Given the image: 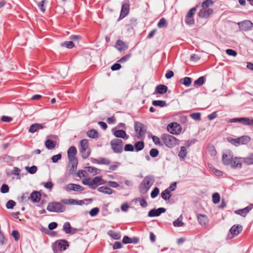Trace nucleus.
<instances>
[{"label":"nucleus","instance_id":"nucleus-51","mask_svg":"<svg viewBox=\"0 0 253 253\" xmlns=\"http://www.w3.org/2000/svg\"><path fill=\"white\" fill-rule=\"evenodd\" d=\"M212 202L214 204H217L220 201V195L218 193H214L212 196Z\"/></svg>","mask_w":253,"mask_h":253},{"label":"nucleus","instance_id":"nucleus-3","mask_svg":"<svg viewBox=\"0 0 253 253\" xmlns=\"http://www.w3.org/2000/svg\"><path fill=\"white\" fill-rule=\"evenodd\" d=\"M46 209L50 212H63L65 211L66 208L61 203L54 202L49 203Z\"/></svg>","mask_w":253,"mask_h":253},{"label":"nucleus","instance_id":"nucleus-28","mask_svg":"<svg viewBox=\"0 0 253 253\" xmlns=\"http://www.w3.org/2000/svg\"><path fill=\"white\" fill-rule=\"evenodd\" d=\"M97 190L100 192L108 195L112 194V193L115 192V191L113 190L106 186L100 187L98 188Z\"/></svg>","mask_w":253,"mask_h":253},{"label":"nucleus","instance_id":"nucleus-35","mask_svg":"<svg viewBox=\"0 0 253 253\" xmlns=\"http://www.w3.org/2000/svg\"><path fill=\"white\" fill-rule=\"evenodd\" d=\"M108 234L113 239L119 240L121 237V235L120 232H116L113 230H110L108 232Z\"/></svg>","mask_w":253,"mask_h":253},{"label":"nucleus","instance_id":"nucleus-52","mask_svg":"<svg viewBox=\"0 0 253 253\" xmlns=\"http://www.w3.org/2000/svg\"><path fill=\"white\" fill-rule=\"evenodd\" d=\"M86 168L87 171L89 173L97 174L99 173L98 171H100L99 169L93 167H87Z\"/></svg>","mask_w":253,"mask_h":253},{"label":"nucleus","instance_id":"nucleus-31","mask_svg":"<svg viewBox=\"0 0 253 253\" xmlns=\"http://www.w3.org/2000/svg\"><path fill=\"white\" fill-rule=\"evenodd\" d=\"M92 186H97L99 184H104V182L101 176L95 177L91 181Z\"/></svg>","mask_w":253,"mask_h":253},{"label":"nucleus","instance_id":"nucleus-1","mask_svg":"<svg viewBox=\"0 0 253 253\" xmlns=\"http://www.w3.org/2000/svg\"><path fill=\"white\" fill-rule=\"evenodd\" d=\"M163 143L168 147L172 148L176 146L178 140L172 135L169 134H162L160 137Z\"/></svg>","mask_w":253,"mask_h":253},{"label":"nucleus","instance_id":"nucleus-22","mask_svg":"<svg viewBox=\"0 0 253 253\" xmlns=\"http://www.w3.org/2000/svg\"><path fill=\"white\" fill-rule=\"evenodd\" d=\"M116 47L120 51H125L128 48L127 45L121 40L117 41L116 43Z\"/></svg>","mask_w":253,"mask_h":253},{"label":"nucleus","instance_id":"nucleus-29","mask_svg":"<svg viewBox=\"0 0 253 253\" xmlns=\"http://www.w3.org/2000/svg\"><path fill=\"white\" fill-rule=\"evenodd\" d=\"M243 162L247 165H253V153L249 154L247 157L243 158Z\"/></svg>","mask_w":253,"mask_h":253},{"label":"nucleus","instance_id":"nucleus-24","mask_svg":"<svg viewBox=\"0 0 253 253\" xmlns=\"http://www.w3.org/2000/svg\"><path fill=\"white\" fill-rule=\"evenodd\" d=\"M41 194L39 191H34L30 195V199L33 203L39 202L41 199Z\"/></svg>","mask_w":253,"mask_h":253},{"label":"nucleus","instance_id":"nucleus-18","mask_svg":"<svg viewBox=\"0 0 253 253\" xmlns=\"http://www.w3.org/2000/svg\"><path fill=\"white\" fill-rule=\"evenodd\" d=\"M233 158V155L231 152L223 154L222 157V160L223 164L224 165H229Z\"/></svg>","mask_w":253,"mask_h":253},{"label":"nucleus","instance_id":"nucleus-62","mask_svg":"<svg viewBox=\"0 0 253 253\" xmlns=\"http://www.w3.org/2000/svg\"><path fill=\"white\" fill-rule=\"evenodd\" d=\"M9 190L8 185L3 184L2 185L0 189V191L2 193H6L8 192Z\"/></svg>","mask_w":253,"mask_h":253},{"label":"nucleus","instance_id":"nucleus-33","mask_svg":"<svg viewBox=\"0 0 253 253\" xmlns=\"http://www.w3.org/2000/svg\"><path fill=\"white\" fill-rule=\"evenodd\" d=\"M240 145L246 144L250 141L251 138L247 135L242 136L238 138Z\"/></svg>","mask_w":253,"mask_h":253},{"label":"nucleus","instance_id":"nucleus-36","mask_svg":"<svg viewBox=\"0 0 253 253\" xmlns=\"http://www.w3.org/2000/svg\"><path fill=\"white\" fill-rule=\"evenodd\" d=\"M45 145L48 149L52 150L55 147V142L50 139H48L45 141Z\"/></svg>","mask_w":253,"mask_h":253},{"label":"nucleus","instance_id":"nucleus-37","mask_svg":"<svg viewBox=\"0 0 253 253\" xmlns=\"http://www.w3.org/2000/svg\"><path fill=\"white\" fill-rule=\"evenodd\" d=\"M144 142L143 141H138L136 142L134 146V149H135V151L138 152L142 150L144 147Z\"/></svg>","mask_w":253,"mask_h":253},{"label":"nucleus","instance_id":"nucleus-21","mask_svg":"<svg viewBox=\"0 0 253 253\" xmlns=\"http://www.w3.org/2000/svg\"><path fill=\"white\" fill-rule=\"evenodd\" d=\"M77 150L75 146H71L68 150L67 154L69 160L77 159L76 155Z\"/></svg>","mask_w":253,"mask_h":253},{"label":"nucleus","instance_id":"nucleus-49","mask_svg":"<svg viewBox=\"0 0 253 253\" xmlns=\"http://www.w3.org/2000/svg\"><path fill=\"white\" fill-rule=\"evenodd\" d=\"M213 4V1L211 0H206L204 1L202 3V9L209 7L210 5Z\"/></svg>","mask_w":253,"mask_h":253},{"label":"nucleus","instance_id":"nucleus-14","mask_svg":"<svg viewBox=\"0 0 253 253\" xmlns=\"http://www.w3.org/2000/svg\"><path fill=\"white\" fill-rule=\"evenodd\" d=\"M253 208V204H251L244 209L235 211V213L243 217H245Z\"/></svg>","mask_w":253,"mask_h":253},{"label":"nucleus","instance_id":"nucleus-56","mask_svg":"<svg viewBox=\"0 0 253 253\" xmlns=\"http://www.w3.org/2000/svg\"><path fill=\"white\" fill-rule=\"evenodd\" d=\"M173 225L174 227H181L184 225V223L182 221L181 219L178 218L173 221Z\"/></svg>","mask_w":253,"mask_h":253},{"label":"nucleus","instance_id":"nucleus-19","mask_svg":"<svg viewBox=\"0 0 253 253\" xmlns=\"http://www.w3.org/2000/svg\"><path fill=\"white\" fill-rule=\"evenodd\" d=\"M137 19L133 18L130 19L129 23L126 25V30L127 32H131L133 30L134 27L137 25Z\"/></svg>","mask_w":253,"mask_h":253},{"label":"nucleus","instance_id":"nucleus-34","mask_svg":"<svg viewBox=\"0 0 253 253\" xmlns=\"http://www.w3.org/2000/svg\"><path fill=\"white\" fill-rule=\"evenodd\" d=\"M187 149L185 146H181L180 148V150L178 153L179 157L181 159H184L187 156Z\"/></svg>","mask_w":253,"mask_h":253},{"label":"nucleus","instance_id":"nucleus-50","mask_svg":"<svg viewBox=\"0 0 253 253\" xmlns=\"http://www.w3.org/2000/svg\"><path fill=\"white\" fill-rule=\"evenodd\" d=\"M190 117L196 121H200L201 120V113L199 112L192 113L190 115Z\"/></svg>","mask_w":253,"mask_h":253},{"label":"nucleus","instance_id":"nucleus-58","mask_svg":"<svg viewBox=\"0 0 253 253\" xmlns=\"http://www.w3.org/2000/svg\"><path fill=\"white\" fill-rule=\"evenodd\" d=\"M228 141L230 143H231L232 144H233L235 146H237L238 145H240V144H239V140H238V138H230V137H229L228 138Z\"/></svg>","mask_w":253,"mask_h":253},{"label":"nucleus","instance_id":"nucleus-16","mask_svg":"<svg viewBox=\"0 0 253 253\" xmlns=\"http://www.w3.org/2000/svg\"><path fill=\"white\" fill-rule=\"evenodd\" d=\"M213 12V11L211 8L202 9L198 13V16L202 18H208Z\"/></svg>","mask_w":253,"mask_h":253},{"label":"nucleus","instance_id":"nucleus-54","mask_svg":"<svg viewBox=\"0 0 253 253\" xmlns=\"http://www.w3.org/2000/svg\"><path fill=\"white\" fill-rule=\"evenodd\" d=\"M16 205V203L15 201L12 200H9L6 204V207L8 209H12L14 207V206Z\"/></svg>","mask_w":253,"mask_h":253},{"label":"nucleus","instance_id":"nucleus-20","mask_svg":"<svg viewBox=\"0 0 253 253\" xmlns=\"http://www.w3.org/2000/svg\"><path fill=\"white\" fill-rule=\"evenodd\" d=\"M242 231V226L241 225H234L230 229V233L233 236H237Z\"/></svg>","mask_w":253,"mask_h":253},{"label":"nucleus","instance_id":"nucleus-47","mask_svg":"<svg viewBox=\"0 0 253 253\" xmlns=\"http://www.w3.org/2000/svg\"><path fill=\"white\" fill-rule=\"evenodd\" d=\"M91 181L92 180L91 179L87 178L83 180L82 182L84 185H88L90 188L95 189L96 188V186H92Z\"/></svg>","mask_w":253,"mask_h":253},{"label":"nucleus","instance_id":"nucleus-39","mask_svg":"<svg viewBox=\"0 0 253 253\" xmlns=\"http://www.w3.org/2000/svg\"><path fill=\"white\" fill-rule=\"evenodd\" d=\"M180 83L186 86H189L191 84L192 79L189 77H185L180 80Z\"/></svg>","mask_w":253,"mask_h":253},{"label":"nucleus","instance_id":"nucleus-7","mask_svg":"<svg viewBox=\"0 0 253 253\" xmlns=\"http://www.w3.org/2000/svg\"><path fill=\"white\" fill-rule=\"evenodd\" d=\"M230 123L239 122L245 126H253V119L246 117L236 118L230 119L228 122Z\"/></svg>","mask_w":253,"mask_h":253},{"label":"nucleus","instance_id":"nucleus-25","mask_svg":"<svg viewBox=\"0 0 253 253\" xmlns=\"http://www.w3.org/2000/svg\"><path fill=\"white\" fill-rule=\"evenodd\" d=\"M197 219L199 224L201 225H205L208 221L207 216L205 214H198Z\"/></svg>","mask_w":253,"mask_h":253},{"label":"nucleus","instance_id":"nucleus-40","mask_svg":"<svg viewBox=\"0 0 253 253\" xmlns=\"http://www.w3.org/2000/svg\"><path fill=\"white\" fill-rule=\"evenodd\" d=\"M152 104L155 106H160L161 107H164L167 105L166 102L164 100H153Z\"/></svg>","mask_w":253,"mask_h":253},{"label":"nucleus","instance_id":"nucleus-64","mask_svg":"<svg viewBox=\"0 0 253 253\" xmlns=\"http://www.w3.org/2000/svg\"><path fill=\"white\" fill-rule=\"evenodd\" d=\"M124 150L132 152L134 151V146L131 144H127L125 146Z\"/></svg>","mask_w":253,"mask_h":253},{"label":"nucleus","instance_id":"nucleus-6","mask_svg":"<svg viewBox=\"0 0 253 253\" xmlns=\"http://www.w3.org/2000/svg\"><path fill=\"white\" fill-rule=\"evenodd\" d=\"M134 127L135 131L137 133V138L139 139L145 136L147 127L144 124L139 122H135Z\"/></svg>","mask_w":253,"mask_h":253},{"label":"nucleus","instance_id":"nucleus-5","mask_svg":"<svg viewBox=\"0 0 253 253\" xmlns=\"http://www.w3.org/2000/svg\"><path fill=\"white\" fill-rule=\"evenodd\" d=\"M111 148L115 153H121L123 151V142L120 139H114L110 142Z\"/></svg>","mask_w":253,"mask_h":253},{"label":"nucleus","instance_id":"nucleus-10","mask_svg":"<svg viewBox=\"0 0 253 253\" xmlns=\"http://www.w3.org/2000/svg\"><path fill=\"white\" fill-rule=\"evenodd\" d=\"M241 30L248 31L253 27V23L250 20H244L237 23Z\"/></svg>","mask_w":253,"mask_h":253},{"label":"nucleus","instance_id":"nucleus-27","mask_svg":"<svg viewBox=\"0 0 253 253\" xmlns=\"http://www.w3.org/2000/svg\"><path fill=\"white\" fill-rule=\"evenodd\" d=\"M86 134L88 137L93 139H96L99 136L98 131L93 128L88 130L86 132Z\"/></svg>","mask_w":253,"mask_h":253},{"label":"nucleus","instance_id":"nucleus-38","mask_svg":"<svg viewBox=\"0 0 253 253\" xmlns=\"http://www.w3.org/2000/svg\"><path fill=\"white\" fill-rule=\"evenodd\" d=\"M82 157L83 159L87 158L90 154V150L89 148L80 149Z\"/></svg>","mask_w":253,"mask_h":253},{"label":"nucleus","instance_id":"nucleus-44","mask_svg":"<svg viewBox=\"0 0 253 253\" xmlns=\"http://www.w3.org/2000/svg\"><path fill=\"white\" fill-rule=\"evenodd\" d=\"M205 82V78L204 77L202 76L199 78L197 80H195L194 82V84L201 86Z\"/></svg>","mask_w":253,"mask_h":253},{"label":"nucleus","instance_id":"nucleus-13","mask_svg":"<svg viewBox=\"0 0 253 253\" xmlns=\"http://www.w3.org/2000/svg\"><path fill=\"white\" fill-rule=\"evenodd\" d=\"M64 188L67 191H82L84 190V188L80 185L74 183L68 184Z\"/></svg>","mask_w":253,"mask_h":253},{"label":"nucleus","instance_id":"nucleus-57","mask_svg":"<svg viewBox=\"0 0 253 253\" xmlns=\"http://www.w3.org/2000/svg\"><path fill=\"white\" fill-rule=\"evenodd\" d=\"M47 2L46 0H42L41 1L39 2L38 4V6L40 9L43 12H44L45 10V7L44 6V3Z\"/></svg>","mask_w":253,"mask_h":253},{"label":"nucleus","instance_id":"nucleus-53","mask_svg":"<svg viewBox=\"0 0 253 253\" xmlns=\"http://www.w3.org/2000/svg\"><path fill=\"white\" fill-rule=\"evenodd\" d=\"M159 154V150L156 148H152L150 151V155L152 158H155L158 156Z\"/></svg>","mask_w":253,"mask_h":253},{"label":"nucleus","instance_id":"nucleus-60","mask_svg":"<svg viewBox=\"0 0 253 253\" xmlns=\"http://www.w3.org/2000/svg\"><path fill=\"white\" fill-rule=\"evenodd\" d=\"M159 189L157 187H155L151 193L152 198H155L159 194Z\"/></svg>","mask_w":253,"mask_h":253},{"label":"nucleus","instance_id":"nucleus-55","mask_svg":"<svg viewBox=\"0 0 253 253\" xmlns=\"http://www.w3.org/2000/svg\"><path fill=\"white\" fill-rule=\"evenodd\" d=\"M26 169L31 174L35 173L37 172V169H38L37 167L35 166H33L31 167H26Z\"/></svg>","mask_w":253,"mask_h":253},{"label":"nucleus","instance_id":"nucleus-15","mask_svg":"<svg viewBox=\"0 0 253 253\" xmlns=\"http://www.w3.org/2000/svg\"><path fill=\"white\" fill-rule=\"evenodd\" d=\"M166 209L164 208H159L157 209H153L151 210L148 212L149 217L158 216L161 213L165 212Z\"/></svg>","mask_w":253,"mask_h":253},{"label":"nucleus","instance_id":"nucleus-4","mask_svg":"<svg viewBox=\"0 0 253 253\" xmlns=\"http://www.w3.org/2000/svg\"><path fill=\"white\" fill-rule=\"evenodd\" d=\"M69 246L68 242L65 240H60L56 241L52 245V250L54 253H57L59 251L65 250Z\"/></svg>","mask_w":253,"mask_h":253},{"label":"nucleus","instance_id":"nucleus-32","mask_svg":"<svg viewBox=\"0 0 253 253\" xmlns=\"http://www.w3.org/2000/svg\"><path fill=\"white\" fill-rule=\"evenodd\" d=\"M170 191L167 188L161 193V197L165 200H169L171 197Z\"/></svg>","mask_w":253,"mask_h":253},{"label":"nucleus","instance_id":"nucleus-41","mask_svg":"<svg viewBox=\"0 0 253 253\" xmlns=\"http://www.w3.org/2000/svg\"><path fill=\"white\" fill-rule=\"evenodd\" d=\"M168 26V22L165 18H162L157 24L159 28H166Z\"/></svg>","mask_w":253,"mask_h":253},{"label":"nucleus","instance_id":"nucleus-2","mask_svg":"<svg viewBox=\"0 0 253 253\" xmlns=\"http://www.w3.org/2000/svg\"><path fill=\"white\" fill-rule=\"evenodd\" d=\"M153 179L151 176H146L142 181L140 186L139 191L141 193L145 194L152 185Z\"/></svg>","mask_w":253,"mask_h":253},{"label":"nucleus","instance_id":"nucleus-12","mask_svg":"<svg viewBox=\"0 0 253 253\" xmlns=\"http://www.w3.org/2000/svg\"><path fill=\"white\" fill-rule=\"evenodd\" d=\"M242 162L243 158L236 157L233 158L229 165L233 169H241L242 167Z\"/></svg>","mask_w":253,"mask_h":253},{"label":"nucleus","instance_id":"nucleus-46","mask_svg":"<svg viewBox=\"0 0 253 253\" xmlns=\"http://www.w3.org/2000/svg\"><path fill=\"white\" fill-rule=\"evenodd\" d=\"M80 149H86L88 148V142L87 139H84L80 141Z\"/></svg>","mask_w":253,"mask_h":253},{"label":"nucleus","instance_id":"nucleus-48","mask_svg":"<svg viewBox=\"0 0 253 253\" xmlns=\"http://www.w3.org/2000/svg\"><path fill=\"white\" fill-rule=\"evenodd\" d=\"M62 203L64 204L76 205L77 201L75 199H63L61 200Z\"/></svg>","mask_w":253,"mask_h":253},{"label":"nucleus","instance_id":"nucleus-42","mask_svg":"<svg viewBox=\"0 0 253 253\" xmlns=\"http://www.w3.org/2000/svg\"><path fill=\"white\" fill-rule=\"evenodd\" d=\"M61 45L62 47H65L69 49H72L74 46V43L72 41H66L61 43Z\"/></svg>","mask_w":253,"mask_h":253},{"label":"nucleus","instance_id":"nucleus-30","mask_svg":"<svg viewBox=\"0 0 253 253\" xmlns=\"http://www.w3.org/2000/svg\"><path fill=\"white\" fill-rule=\"evenodd\" d=\"M70 164H71V167L70 171L72 172L75 171L77 168V165L78 164V161L77 159H73L69 160Z\"/></svg>","mask_w":253,"mask_h":253},{"label":"nucleus","instance_id":"nucleus-45","mask_svg":"<svg viewBox=\"0 0 253 253\" xmlns=\"http://www.w3.org/2000/svg\"><path fill=\"white\" fill-rule=\"evenodd\" d=\"M211 171L217 176H221L223 175V172L220 170L217 169L213 167H210Z\"/></svg>","mask_w":253,"mask_h":253},{"label":"nucleus","instance_id":"nucleus-61","mask_svg":"<svg viewBox=\"0 0 253 253\" xmlns=\"http://www.w3.org/2000/svg\"><path fill=\"white\" fill-rule=\"evenodd\" d=\"M99 211V209L98 208H94L90 210V211H89V214L91 216H94L98 214Z\"/></svg>","mask_w":253,"mask_h":253},{"label":"nucleus","instance_id":"nucleus-11","mask_svg":"<svg viewBox=\"0 0 253 253\" xmlns=\"http://www.w3.org/2000/svg\"><path fill=\"white\" fill-rule=\"evenodd\" d=\"M130 5L128 3H123L122 5L121 10L118 20H121L127 16L130 10Z\"/></svg>","mask_w":253,"mask_h":253},{"label":"nucleus","instance_id":"nucleus-59","mask_svg":"<svg viewBox=\"0 0 253 253\" xmlns=\"http://www.w3.org/2000/svg\"><path fill=\"white\" fill-rule=\"evenodd\" d=\"M62 158L61 154H58L57 155H55L53 156L51 159L53 163H57L59 160H60Z\"/></svg>","mask_w":253,"mask_h":253},{"label":"nucleus","instance_id":"nucleus-26","mask_svg":"<svg viewBox=\"0 0 253 253\" xmlns=\"http://www.w3.org/2000/svg\"><path fill=\"white\" fill-rule=\"evenodd\" d=\"M168 87L164 84L158 85L155 88V92L157 93L163 94L167 92Z\"/></svg>","mask_w":253,"mask_h":253},{"label":"nucleus","instance_id":"nucleus-63","mask_svg":"<svg viewBox=\"0 0 253 253\" xmlns=\"http://www.w3.org/2000/svg\"><path fill=\"white\" fill-rule=\"evenodd\" d=\"M30 197L29 196V193L26 192L23 193L20 198V202H26L27 199H30Z\"/></svg>","mask_w":253,"mask_h":253},{"label":"nucleus","instance_id":"nucleus-43","mask_svg":"<svg viewBox=\"0 0 253 253\" xmlns=\"http://www.w3.org/2000/svg\"><path fill=\"white\" fill-rule=\"evenodd\" d=\"M71 228L70 222H66L63 225V229L66 234H69L71 232Z\"/></svg>","mask_w":253,"mask_h":253},{"label":"nucleus","instance_id":"nucleus-23","mask_svg":"<svg viewBox=\"0 0 253 253\" xmlns=\"http://www.w3.org/2000/svg\"><path fill=\"white\" fill-rule=\"evenodd\" d=\"M113 134L117 138H121L126 140L128 138V136L126 134V132L124 130H117L114 132Z\"/></svg>","mask_w":253,"mask_h":253},{"label":"nucleus","instance_id":"nucleus-9","mask_svg":"<svg viewBox=\"0 0 253 253\" xmlns=\"http://www.w3.org/2000/svg\"><path fill=\"white\" fill-rule=\"evenodd\" d=\"M168 130L172 134H177L180 133L181 128L177 123L173 122L168 126Z\"/></svg>","mask_w":253,"mask_h":253},{"label":"nucleus","instance_id":"nucleus-8","mask_svg":"<svg viewBox=\"0 0 253 253\" xmlns=\"http://www.w3.org/2000/svg\"><path fill=\"white\" fill-rule=\"evenodd\" d=\"M197 6H198L197 5L196 6L192 8L187 13L185 19V23L187 25H191L194 24L195 20L193 16L197 11Z\"/></svg>","mask_w":253,"mask_h":253},{"label":"nucleus","instance_id":"nucleus-17","mask_svg":"<svg viewBox=\"0 0 253 253\" xmlns=\"http://www.w3.org/2000/svg\"><path fill=\"white\" fill-rule=\"evenodd\" d=\"M91 162L94 164L109 165L111 163V161L105 158L100 157L98 159L92 158Z\"/></svg>","mask_w":253,"mask_h":253}]
</instances>
